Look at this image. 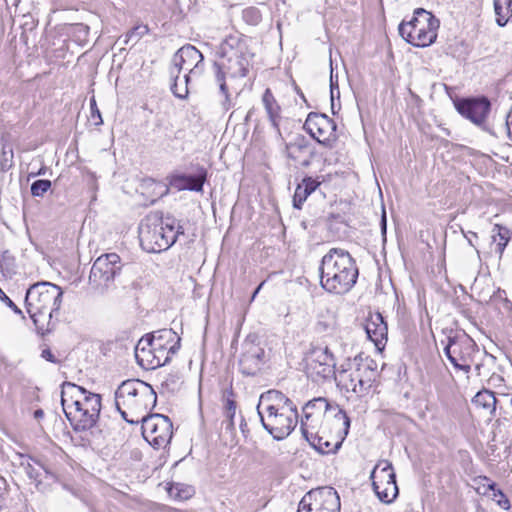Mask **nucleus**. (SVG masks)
Listing matches in <instances>:
<instances>
[{
  "label": "nucleus",
  "mask_w": 512,
  "mask_h": 512,
  "mask_svg": "<svg viewBox=\"0 0 512 512\" xmlns=\"http://www.w3.org/2000/svg\"><path fill=\"white\" fill-rule=\"evenodd\" d=\"M51 187V181L47 179L36 180L31 184V194L34 197H42Z\"/></svg>",
  "instance_id": "38"
},
{
  "label": "nucleus",
  "mask_w": 512,
  "mask_h": 512,
  "mask_svg": "<svg viewBox=\"0 0 512 512\" xmlns=\"http://www.w3.org/2000/svg\"><path fill=\"white\" fill-rule=\"evenodd\" d=\"M44 416V412L43 410L41 409H37L35 412H34V417L36 419H39V418H42Z\"/></svg>",
  "instance_id": "54"
},
{
  "label": "nucleus",
  "mask_w": 512,
  "mask_h": 512,
  "mask_svg": "<svg viewBox=\"0 0 512 512\" xmlns=\"http://www.w3.org/2000/svg\"><path fill=\"white\" fill-rule=\"evenodd\" d=\"M179 379L180 378L177 374H169L163 381L162 385L166 387H172V389H174L175 386L178 384Z\"/></svg>",
  "instance_id": "46"
},
{
  "label": "nucleus",
  "mask_w": 512,
  "mask_h": 512,
  "mask_svg": "<svg viewBox=\"0 0 512 512\" xmlns=\"http://www.w3.org/2000/svg\"><path fill=\"white\" fill-rule=\"evenodd\" d=\"M338 492L329 486L307 492L298 504L297 512H340Z\"/></svg>",
  "instance_id": "13"
},
{
  "label": "nucleus",
  "mask_w": 512,
  "mask_h": 512,
  "mask_svg": "<svg viewBox=\"0 0 512 512\" xmlns=\"http://www.w3.org/2000/svg\"><path fill=\"white\" fill-rule=\"evenodd\" d=\"M330 89H331V99L332 100H333V91H336L337 96L339 97L340 92H339L338 82H337V80H334L332 73H331V77H330Z\"/></svg>",
  "instance_id": "48"
},
{
  "label": "nucleus",
  "mask_w": 512,
  "mask_h": 512,
  "mask_svg": "<svg viewBox=\"0 0 512 512\" xmlns=\"http://www.w3.org/2000/svg\"><path fill=\"white\" fill-rule=\"evenodd\" d=\"M265 403L279 404V406L284 407L288 403V398L280 391L270 390L261 395L258 410L262 405H265Z\"/></svg>",
  "instance_id": "31"
},
{
  "label": "nucleus",
  "mask_w": 512,
  "mask_h": 512,
  "mask_svg": "<svg viewBox=\"0 0 512 512\" xmlns=\"http://www.w3.org/2000/svg\"><path fill=\"white\" fill-rule=\"evenodd\" d=\"M0 299L9 308H11L16 314H22V311L18 308V306L1 289H0Z\"/></svg>",
  "instance_id": "44"
},
{
  "label": "nucleus",
  "mask_w": 512,
  "mask_h": 512,
  "mask_svg": "<svg viewBox=\"0 0 512 512\" xmlns=\"http://www.w3.org/2000/svg\"><path fill=\"white\" fill-rule=\"evenodd\" d=\"M489 497L491 500L495 501L500 508L504 510L511 508L510 500L501 489L496 488Z\"/></svg>",
  "instance_id": "39"
},
{
  "label": "nucleus",
  "mask_w": 512,
  "mask_h": 512,
  "mask_svg": "<svg viewBox=\"0 0 512 512\" xmlns=\"http://www.w3.org/2000/svg\"><path fill=\"white\" fill-rule=\"evenodd\" d=\"M301 184L303 185L304 191H307L306 194L310 195L317 189V187L320 185V182L312 177H305Z\"/></svg>",
  "instance_id": "42"
},
{
  "label": "nucleus",
  "mask_w": 512,
  "mask_h": 512,
  "mask_svg": "<svg viewBox=\"0 0 512 512\" xmlns=\"http://www.w3.org/2000/svg\"><path fill=\"white\" fill-rule=\"evenodd\" d=\"M510 231L508 228L495 224L492 229V240L496 243V252L499 254V258H502L505 248L510 241Z\"/></svg>",
  "instance_id": "28"
},
{
  "label": "nucleus",
  "mask_w": 512,
  "mask_h": 512,
  "mask_svg": "<svg viewBox=\"0 0 512 512\" xmlns=\"http://www.w3.org/2000/svg\"><path fill=\"white\" fill-rule=\"evenodd\" d=\"M474 481L478 484L476 492L483 496H490L489 492H494L497 488L496 483L491 481L487 476H479Z\"/></svg>",
  "instance_id": "37"
},
{
  "label": "nucleus",
  "mask_w": 512,
  "mask_h": 512,
  "mask_svg": "<svg viewBox=\"0 0 512 512\" xmlns=\"http://www.w3.org/2000/svg\"><path fill=\"white\" fill-rule=\"evenodd\" d=\"M242 19L250 26H257L262 21V13L257 7H247L242 10Z\"/></svg>",
  "instance_id": "35"
},
{
  "label": "nucleus",
  "mask_w": 512,
  "mask_h": 512,
  "mask_svg": "<svg viewBox=\"0 0 512 512\" xmlns=\"http://www.w3.org/2000/svg\"><path fill=\"white\" fill-rule=\"evenodd\" d=\"M349 428V417L339 405L335 404L303 437L315 450L328 454L336 452L341 447L349 433Z\"/></svg>",
  "instance_id": "6"
},
{
  "label": "nucleus",
  "mask_w": 512,
  "mask_h": 512,
  "mask_svg": "<svg viewBox=\"0 0 512 512\" xmlns=\"http://www.w3.org/2000/svg\"><path fill=\"white\" fill-rule=\"evenodd\" d=\"M472 235H471V238H474V237H477V234L474 233V232H470Z\"/></svg>",
  "instance_id": "57"
},
{
  "label": "nucleus",
  "mask_w": 512,
  "mask_h": 512,
  "mask_svg": "<svg viewBox=\"0 0 512 512\" xmlns=\"http://www.w3.org/2000/svg\"><path fill=\"white\" fill-rule=\"evenodd\" d=\"M122 270L121 258L116 253H107L99 256L93 263L89 284L93 289L103 292L114 282Z\"/></svg>",
  "instance_id": "12"
},
{
  "label": "nucleus",
  "mask_w": 512,
  "mask_h": 512,
  "mask_svg": "<svg viewBox=\"0 0 512 512\" xmlns=\"http://www.w3.org/2000/svg\"><path fill=\"white\" fill-rule=\"evenodd\" d=\"M219 60L214 62L215 81L219 93L223 96L221 106L228 111L234 104L232 93L239 94L233 82L244 78L251 67L253 53L249 50L247 39L239 34L227 36L217 50Z\"/></svg>",
  "instance_id": "1"
},
{
  "label": "nucleus",
  "mask_w": 512,
  "mask_h": 512,
  "mask_svg": "<svg viewBox=\"0 0 512 512\" xmlns=\"http://www.w3.org/2000/svg\"><path fill=\"white\" fill-rule=\"evenodd\" d=\"M235 394L230 387L223 392V405L224 416L231 417L236 415V401L234 400Z\"/></svg>",
  "instance_id": "34"
},
{
  "label": "nucleus",
  "mask_w": 512,
  "mask_h": 512,
  "mask_svg": "<svg viewBox=\"0 0 512 512\" xmlns=\"http://www.w3.org/2000/svg\"><path fill=\"white\" fill-rule=\"evenodd\" d=\"M372 487L378 499L385 503H392L399 494L396 483V474L392 463L381 461L371 472Z\"/></svg>",
  "instance_id": "15"
},
{
  "label": "nucleus",
  "mask_w": 512,
  "mask_h": 512,
  "mask_svg": "<svg viewBox=\"0 0 512 512\" xmlns=\"http://www.w3.org/2000/svg\"><path fill=\"white\" fill-rule=\"evenodd\" d=\"M141 342L142 338L135 347V358L141 367L145 369H155L167 364V358L162 359L161 356H156L155 350L151 346L141 344Z\"/></svg>",
  "instance_id": "24"
},
{
  "label": "nucleus",
  "mask_w": 512,
  "mask_h": 512,
  "mask_svg": "<svg viewBox=\"0 0 512 512\" xmlns=\"http://www.w3.org/2000/svg\"><path fill=\"white\" fill-rule=\"evenodd\" d=\"M63 291L51 282H38L29 287L25 296L26 310L38 325L40 318L51 320L58 315L62 304Z\"/></svg>",
  "instance_id": "8"
},
{
  "label": "nucleus",
  "mask_w": 512,
  "mask_h": 512,
  "mask_svg": "<svg viewBox=\"0 0 512 512\" xmlns=\"http://www.w3.org/2000/svg\"><path fill=\"white\" fill-rule=\"evenodd\" d=\"M264 350L251 342L245 344V351L239 360V368L242 374L255 375L263 363Z\"/></svg>",
  "instance_id": "23"
},
{
  "label": "nucleus",
  "mask_w": 512,
  "mask_h": 512,
  "mask_svg": "<svg viewBox=\"0 0 512 512\" xmlns=\"http://www.w3.org/2000/svg\"><path fill=\"white\" fill-rule=\"evenodd\" d=\"M180 341L181 338L175 331L164 328L143 336L141 344L151 346L160 352H163L164 348H168L169 352L176 354L180 349Z\"/></svg>",
  "instance_id": "19"
},
{
  "label": "nucleus",
  "mask_w": 512,
  "mask_h": 512,
  "mask_svg": "<svg viewBox=\"0 0 512 512\" xmlns=\"http://www.w3.org/2000/svg\"><path fill=\"white\" fill-rule=\"evenodd\" d=\"M163 352H160L159 350H155L156 356H161L162 359L167 358V363L170 361L171 356L173 355L171 352H169L168 348H164Z\"/></svg>",
  "instance_id": "49"
},
{
  "label": "nucleus",
  "mask_w": 512,
  "mask_h": 512,
  "mask_svg": "<svg viewBox=\"0 0 512 512\" xmlns=\"http://www.w3.org/2000/svg\"><path fill=\"white\" fill-rule=\"evenodd\" d=\"M240 429L243 433H245V431L247 429V423L245 422V420L242 416H241V420H240Z\"/></svg>",
  "instance_id": "51"
},
{
  "label": "nucleus",
  "mask_w": 512,
  "mask_h": 512,
  "mask_svg": "<svg viewBox=\"0 0 512 512\" xmlns=\"http://www.w3.org/2000/svg\"><path fill=\"white\" fill-rule=\"evenodd\" d=\"M336 123L325 114L311 112L304 123L305 130L321 145L332 148L337 140Z\"/></svg>",
  "instance_id": "17"
},
{
  "label": "nucleus",
  "mask_w": 512,
  "mask_h": 512,
  "mask_svg": "<svg viewBox=\"0 0 512 512\" xmlns=\"http://www.w3.org/2000/svg\"><path fill=\"white\" fill-rule=\"evenodd\" d=\"M365 332L378 350L384 348L387 341L388 327L381 313H370L365 323Z\"/></svg>",
  "instance_id": "22"
},
{
  "label": "nucleus",
  "mask_w": 512,
  "mask_h": 512,
  "mask_svg": "<svg viewBox=\"0 0 512 512\" xmlns=\"http://www.w3.org/2000/svg\"><path fill=\"white\" fill-rule=\"evenodd\" d=\"M234 418L235 416L225 417V420L222 422V426L224 427L225 431L231 433L232 435L235 433Z\"/></svg>",
  "instance_id": "45"
},
{
  "label": "nucleus",
  "mask_w": 512,
  "mask_h": 512,
  "mask_svg": "<svg viewBox=\"0 0 512 512\" xmlns=\"http://www.w3.org/2000/svg\"><path fill=\"white\" fill-rule=\"evenodd\" d=\"M291 411L295 412L296 418L298 417L297 409L296 408H290Z\"/></svg>",
  "instance_id": "56"
},
{
  "label": "nucleus",
  "mask_w": 512,
  "mask_h": 512,
  "mask_svg": "<svg viewBox=\"0 0 512 512\" xmlns=\"http://www.w3.org/2000/svg\"><path fill=\"white\" fill-rule=\"evenodd\" d=\"M440 21L423 8H417L409 22L399 25V34L415 47H428L436 41Z\"/></svg>",
  "instance_id": "9"
},
{
  "label": "nucleus",
  "mask_w": 512,
  "mask_h": 512,
  "mask_svg": "<svg viewBox=\"0 0 512 512\" xmlns=\"http://www.w3.org/2000/svg\"><path fill=\"white\" fill-rule=\"evenodd\" d=\"M265 282H261L258 287L255 289V291L253 292L252 296H251V301H253L256 297V295L259 293L260 289L262 288V286L264 285Z\"/></svg>",
  "instance_id": "50"
},
{
  "label": "nucleus",
  "mask_w": 512,
  "mask_h": 512,
  "mask_svg": "<svg viewBox=\"0 0 512 512\" xmlns=\"http://www.w3.org/2000/svg\"><path fill=\"white\" fill-rule=\"evenodd\" d=\"M444 353L455 369L468 374L474 365L477 374H480L481 364L477 359L482 353L475 341L465 332L451 333Z\"/></svg>",
  "instance_id": "10"
},
{
  "label": "nucleus",
  "mask_w": 512,
  "mask_h": 512,
  "mask_svg": "<svg viewBox=\"0 0 512 512\" xmlns=\"http://www.w3.org/2000/svg\"><path fill=\"white\" fill-rule=\"evenodd\" d=\"M149 31L150 29L148 25L137 24L125 34L124 43L127 44L132 41L134 44H136L144 35L148 34Z\"/></svg>",
  "instance_id": "33"
},
{
  "label": "nucleus",
  "mask_w": 512,
  "mask_h": 512,
  "mask_svg": "<svg viewBox=\"0 0 512 512\" xmlns=\"http://www.w3.org/2000/svg\"><path fill=\"white\" fill-rule=\"evenodd\" d=\"M259 412V415L261 417V422L263 424V427L273 436V438L277 441L279 440H283L285 439L287 436H288V427L286 428H283V427H277L276 425L278 423H266L264 421V418L261 414L260 411Z\"/></svg>",
  "instance_id": "36"
},
{
  "label": "nucleus",
  "mask_w": 512,
  "mask_h": 512,
  "mask_svg": "<svg viewBox=\"0 0 512 512\" xmlns=\"http://www.w3.org/2000/svg\"><path fill=\"white\" fill-rule=\"evenodd\" d=\"M178 496H179V497H181V498H188L190 495H189V494H187V495H185V496H181V495H178Z\"/></svg>",
  "instance_id": "59"
},
{
  "label": "nucleus",
  "mask_w": 512,
  "mask_h": 512,
  "mask_svg": "<svg viewBox=\"0 0 512 512\" xmlns=\"http://www.w3.org/2000/svg\"><path fill=\"white\" fill-rule=\"evenodd\" d=\"M171 75L174 77V81L171 85L172 93L179 99H185L189 93L190 75L185 74L184 77L180 79L179 74H175L174 70L171 71Z\"/></svg>",
  "instance_id": "29"
},
{
  "label": "nucleus",
  "mask_w": 512,
  "mask_h": 512,
  "mask_svg": "<svg viewBox=\"0 0 512 512\" xmlns=\"http://www.w3.org/2000/svg\"><path fill=\"white\" fill-rule=\"evenodd\" d=\"M43 173H44V172H43V170L41 169L37 174H38V175H41V174H43Z\"/></svg>",
  "instance_id": "60"
},
{
  "label": "nucleus",
  "mask_w": 512,
  "mask_h": 512,
  "mask_svg": "<svg viewBox=\"0 0 512 512\" xmlns=\"http://www.w3.org/2000/svg\"><path fill=\"white\" fill-rule=\"evenodd\" d=\"M156 402L157 394L152 386L139 379L123 381L115 391V406L122 418L131 424L140 423Z\"/></svg>",
  "instance_id": "3"
},
{
  "label": "nucleus",
  "mask_w": 512,
  "mask_h": 512,
  "mask_svg": "<svg viewBox=\"0 0 512 512\" xmlns=\"http://www.w3.org/2000/svg\"><path fill=\"white\" fill-rule=\"evenodd\" d=\"M381 230H382L383 234L386 233V216H385V214L383 215L382 220H381Z\"/></svg>",
  "instance_id": "52"
},
{
  "label": "nucleus",
  "mask_w": 512,
  "mask_h": 512,
  "mask_svg": "<svg viewBox=\"0 0 512 512\" xmlns=\"http://www.w3.org/2000/svg\"><path fill=\"white\" fill-rule=\"evenodd\" d=\"M207 172L201 168L196 175H175L171 179V185L178 190L202 191Z\"/></svg>",
  "instance_id": "25"
},
{
  "label": "nucleus",
  "mask_w": 512,
  "mask_h": 512,
  "mask_svg": "<svg viewBox=\"0 0 512 512\" xmlns=\"http://www.w3.org/2000/svg\"><path fill=\"white\" fill-rule=\"evenodd\" d=\"M473 404L482 407L484 409H490L494 411L496 408V398L492 391L490 390H482L479 391L472 400Z\"/></svg>",
  "instance_id": "30"
},
{
  "label": "nucleus",
  "mask_w": 512,
  "mask_h": 512,
  "mask_svg": "<svg viewBox=\"0 0 512 512\" xmlns=\"http://www.w3.org/2000/svg\"><path fill=\"white\" fill-rule=\"evenodd\" d=\"M292 296V302L299 315H307L312 308L313 296L306 278H298L292 283Z\"/></svg>",
  "instance_id": "21"
},
{
  "label": "nucleus",
  "mask_w": 512,
  "mask_h": 512,
  "mask_svg": "<svg viewBox=\"0 0 512 512\" xmlns=\"http://www.w3.org/2000/svg\"><path fill=\"white\" fill-rule=\"evenodd\" d=\"M41 356L42 358H44L45 360L51 362V363H58V360L55 358V356L53 355V353L51 352L50 349H44L41 353Z\"/></svg>",
  "instance_id": "47"
},
{
  "label": "nucleus",
  "mask_w": 512,
  "mask_h": 512,
  "mask_svg": "<svg viewBox=\"0 0 512 512\" xmlns=\"http://www.w3.org/2000/svg\"><path fill=\"white\" fill-rule=\"evenodd\" d=\"M13 148L10 144L2 143V151L0 155V171L6 172L13 166Z\"/></svg>",
  "instance_id": "32"
},
{
  "label": "nucleus",
  "mask_w": 512,
  "mask_h": 512,
  "mask_svg": "<svg viewBox=\"0 0 512 512\" xmlns=\"http://www.w3.org/2000/svg\"><path fill=\"white\" fill-rule=\"evenodd\" d=\"M334 405L322 397L314 398L306 403L303 407V417L300 426L302 435H306L310 428H314L317 422L328 412V409Z\"/></svg>",
  "instance_id": "20"
},
{
  "label": "nucleus",
  "mask_w": 512,
  "mask_h": 512,
  "mask_svg": "<svg viewBox=\"0 0 512 512\" xmlns=\"http://www.w3.org/2000/svg\"><path fill=\"white\" fill-rule=\"evenodd\" d=\"M458 113L484 131H488L487 118L491 111V102L485 96L462 98L454 102Z\"/></svg>",
  "instance_id": "16"
},
{
  "label": "nucleus",
  "mask_w": 512,
  "mask_h": 512,
  "mask_svg": "<svg viewBox=\"0 0 512 512\" xmlns=\"http://www.w3.org/2000/svg\"><path fill=\"white\" fill-rule=\"evenodd\" d=\"M307 191H304L303 185L299 183L295 189V193L293 196V206L297 209L301 208V204L307 199L309 194H306Z\"/></svg>",
  "instance_id": "40"
},
{
  "label": "nucleus",
  "mask_w": 512,
  "mask_h": 512,
  "mask_svg": "<svg viewBox=\"0 0 512 512\" xmlns=\"http://www.w3.org/2000/svg\"><path fill=\"white\" fill-rule=\"evenodd\" d=\"M295 91L300 95V97L306 102V99L303 95V93L300 91L299 87L293 82Z\"/></svg>",
  "instance_id": "55"
},
{
  "label": "nucleus",
  "mask_w": 512,
  "mask_h": 512,
  "mask_svg": "<svg viewBox=\"0 0 512 512\" xmlns=\"http://www.w3.org/2000/svg\"><path fill=\"white\" fill-rule=\"evenodd\" d=\"M277 26H278V29L280 30L281 29V23H278Z\"/></svg>",
  "instance_id": "61"
},
{
  "label": "nucleus",
  "mask_w": 512,
  "mask_h": 512,
  "mask_svg": "<svg viewBox=\"0 0 512 512\" xmlns=\"http://www.w3.org/2000/svg\"><path fill=\"white\" fill-rule=\"evenodd\" d=\"M321 286L330 293L344 294L356 283L358 268L350 254L332 248L325 254L319 267Z\"/></svg>",
  "instance_id": "4"
},
{
  "label": "nucleus",
  "mask_w": 512,
  "mask_h": 512,
  "mask_svg": "<svg viewBox=\"0 0 512 512\" xmlns=\"http://www.w3.org/2000/svg\"><path fill=\"white\" fill-rule=\"evenodd\" d=\"M140 245L148 253H160L169 249L184 235L181 221L173 215L148 214L139 225Z\"/></svg>",
  "instance_id": "5"
},
{
  "label": "nucleus",
  "mask_w": 512,
  "mask_h": 512,
  "mask_svg": "<svg viewBox=\"0 0 512 512\" xmlns=\"http://www.w3.org/2000/svg\"><path fill=\"white\" fill-rule=\"evenodd\" d=\"M376 361L363 353L348 359L335 376L337 385L358 396L366 395L377 377Z\"/></svg>",
  "instance_id": "7"
},
{
  "label": "nucleus",
  "mask_w": 512,
  "mask_h": 512,
  "mask_svg": "<svg viewBox=\"0 0 512 512\" xmlns=\"http://www.w3.org/2000/svg\"><path fill=\"white\" fill-rule=\"evenodd\" d=\"M262 101L272 126L274 127L276 132L281 136L279 128V122L281 120V108L278 105L277 101L275 100L274 95L272 94L270 89L265 90L262 97Z\"/></svg>",
  "instance_id": "26"
},
{
  "label": "nucleus",
  "mask_w": 512,
  "mask_h": 512,
  "mask_svg": "<svg viewBox=\"0 0 512 512\" xmlns=\"http://www.w3.org/2000/svg\"><path fill=\"white\" fill-rule=\"evenodd\" d=\"M472 235H471V238H474V237H477V234L474 233V232H470Z\"/></svg>",
  "instance_id": "58"
},
{
  "label": "nucleus",
  "mask_w": 512,
  "mask_h": 512,
  "mask_svg": "<svg viewBox=\"0 0 512 512\" xmlns=\"http://www.w3.org/2000/svg\"><path fill=\"white\" fill-rule=\"evenodd\" d=\"M61 404L65 416L75 431L89 430L99 419L101 396L74 383L62 384Z\"/></svg>",
  "instance_id": "2"
},
{
  "label": "nucleus",
  "mask_w": 512,
  "mask_h": 512,
  "mask_svg": "<svg viewBox=\"0 0 512 512\" xmlns=\"http://www.w3.org/2000/svg\"><path fill=\"white\" fill-rule=\"evenodd\" d=\"M304 369L308 379L319 383L336 376L335 359L327 346L312 347L304 357Z\"/></svg>",
  "instance_id": "11"
},
{
  "label": "nucleus",
  "mask_w": 512,
  "mask_h": 512,
  "mask_svg": "<svg viewBox=\"0 0 512 512\" xmlns=\"http://www.w3.org/2000/svg\"><path fill=\"white\" fill-rule=\"evenodd\" d=\"M204 56L193 45L182 46L173 56L174 69L178 74L182 70L187 71L190 77H198L204 71Z\"/></svg>",
  "instance_id": "18"
},
{
  "label": "nucleus",
  "mask_w": 512,
  "mask_h": 512,
  "mask_svg": "<svg viewBox=\"0 0 512 512\" xmlns=\"http://www.w3.org/2000/svg\"><path fill=\"white\" fill-rule=\"evenodd\" d=\"M90 109H91V119L94 120L95 125L102 124V117L99 109L97 108L96 101L93 98L90 100Z\"/></svg>",
  "instance_id": "43"
},
{
  "label": "nucleus",
  "mask_w": 512,
  "mask_h": 512,
  "mask_svg": "<svg viewBox=\"0 0 512 512\" xmlns=\"http://www.w3.org/2000/svg\"><path fill=\"white\" fill-rule=\"evenodd\" d=\"M77 28L79 31H83L85 33H87L89 31V27L84 24H77Z\"/></svg>",
  "instance_id": "53"
},
{
  "label": "nucleus",
  "mask_w": 512,
  "mask_h": 512,
  "mask_svg": "<svg viewBox=\"0 0 512 512\" xmlns=\"http://www.w3.org/2000/svg\"><path fill=\"white\" fill-rule=\"evenodd\" d=\"M142 435L154 448H165L173 436V424L168 416L151 414L143 416Z\"/></svg>",
  "instance_id": "14"
},
{
  "label": "nucleus",
  "mask_w": 512,
  "mask_h": 512,
  "mask_svg": "<svg viewBox=\"0 0 512 512\" xmlns=\"http://www.w3.org/2000/svg\"><path fill=\"white\" fill-rule=\"evenodd\" d=\"M266 404V412L268 413V419H269V422L268 423H279V417H282L283 414H278V411L279 409L282 407V406H279V404H274V403H265Z\"/></svg>",
  "instance_id": "41"
},
{
  "label": "nucleus",
  "mask_w": 512,
  "mask_h": 512,
  "mask_svg": "<svg viewBox=\"0 0 512 512\" xmlns=\"http://www.w3.org/2000/svg\"><path fill=\"white\" fill-rule=\"evenodd\" d=\"M493 4L498 26L512 23V0H494Z\"/></svg>",
  "instance_id": "27"
}]
</instances>
